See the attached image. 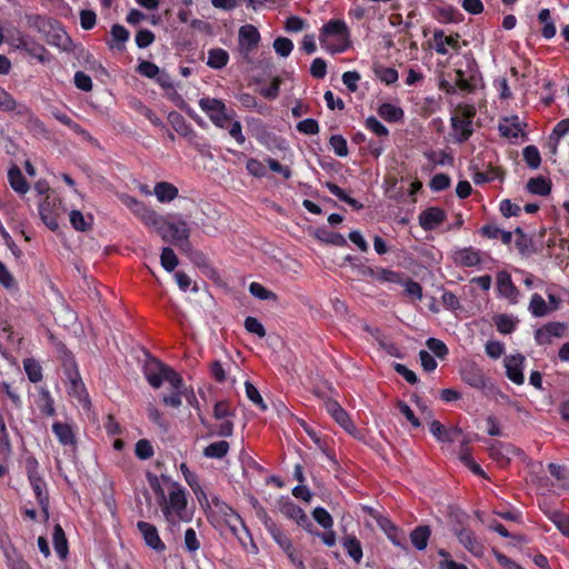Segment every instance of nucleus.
Segmentation results:
<instances>
[{"label":"nucleus","instance_id":"obj_1","mask_svg":"<svg viewBox=\"0 0 569 569\" xmlns=\"http://www.w3.org/2000/svg\"><path fill=\"white\" fill-rule=\"evenodd\" d=\"M161 508L166 521L171 526H177L180 522H189L192 519L193 512L188 509L187 491L180 485L174 482L164 497L158 503Z\"/></svg>","mask_w":569,"mask_h":569},{"label":"nucleus","instance_id":"obj_2","mask_svg":"<svg viewBox=\"0 0 569 569\" xmlns=\"http://www.w3.org/2000/svg\"><path fill=\"white\" fill-rule=\"evenodd\" d=\"M27 24L39 32L48 44L58 48H67V44L71 41L67 32L64 31L62 23L51 17L43 14H26Z\"/></svg>","mask_w":569,"mask_h":569},{"label":"nucleus","instance_id":"obj_3","mask_svg":"<svg viewBox=\"0 0 569 569\" xmlns=\"http://www.w3.org/2000/svg\"><path fill=\"white\" fill-rule=\"evenodd\" d=\"M476 108L472 104H458L450 118L452 138L455 142L463 143L473 133L472 121L476 117Z\"/></svg>","mask_w":569,"mask_h":569},{"label":"nucleus","instance_id":"obj_4","mask_svg":"<svg viewBox=\"0 0 569 569\" xmlns=\"http://www.w3.org/2000/svg\"><path fill=\"white\" fill-rule=\"evenodd\" d=\"M198 103L217 128L227 129L229 122L237 117L236 111L228 108L221 99L203 97Z\"/></svg>","mask_w":569,"mask_h":569},{"label":"nucleus","instance_id":"obj_5","mask_svg":"<svg viewBox=\"0 0 569 569\" xmlns=\"http://www.w3.org/2000/svg\"><path fill=\"white\" fill-rule=\"evenodd\" d=\"M8 38L9 42L16 49L26 51L30 57L37 59L39 62L44 63L49 60L48 50L33 37L14 29L9 33Z\"/></svg>","mask_w":569,"mask_h":569},{"label":"nucleus","instance_id":"obj_6","mask_svg":"<svg viewBox=\"0 0 569 569\" xmlns=\"http://www.w3.org/2000/svg\"><path fill=\"white\" fill-rule=\"evenodd\" d=\"M349 28L345 20L341 19H331L327 23L322 26L320 29L319 40L320 44L326 48L328 51L335 53V52H343L348 43L339 47H329L327 44L328 38L336 37L338 39L348 40L349 38Z\"/></svg>","mask_w":569,"mask_h":569},{"label":"nucleus","instance_id":"obj_7","mask_svg":"<svg viewBox=\"0 0 569 569\" xmlns=\"http://www.w3.org/2000/svg\"><path fill=\"white\" fill-rule=\"evenodd\" d=\"M169 121L174 131L181 137L186 138L188 142L199 152H203L208 144L204 142L203 137L199 136L192 126L178 112L169 114Z\"/></svg>","mask_w":569,"mask_h":569},{"label":"nucleus","instance_id":"obj_8","mask_svg":"<svg viewBox=\"0 0 569 569\" xmlns=\"http://www.w3.org/2000/svg\"><path fill=\"white\" fill-rule=\"evenodd\" d=\"M29 483L38 502L49 500L47 483L39 472V462L36 457L28 456L24 460Z\"/></svg>","mask_w":569,"mask_h":569},{"label":"nucleus","instance_id":"obj_9","mask_svg":"<svg viewBox=\"0 0 569 569\" xmlns=\"http://www.w3.org/2000/svg\"><path fill=\"white\" fill-rule=\"evenodd\" d=\"M261 40L260 32L253 24L241 26L238 33L239 51L244 60L258 47Z\"/></svg>","mask_w":569,"mask_h":569},{"label":"nucleus","instance_id":"obj_10","mask_svg":"<svg viewBox=\"0 0 569 569\" xmlns=\"http://www.w3.org/2000/svg\"><path fill=\"white\" fill-rule=\"evenodd\" d=\"M164 232L167 233V238L170 236L172 240L178 242V246L181 250H190V229L184 220H180L178 222L166 220Z\"/></svg>","mask_w":569,"mask_h":569},{"label":"nucleus","instance_id":"obj_11","mask_svg":"<svg viewBox=\"0 0 569 569\" xmlns=\"http://www.w3.org/2000/svg\"><path fill=\"white\" fill-rule=\"evenodd\" d=\"M60 207V199H50L49 197H47L39 207L41 220L52 231L57 230L59 227L58 217Z\"/></svg>","mask_w":569,"mask_h":569},{"label":"nucleus","instance_id":"obj_12","mask_svg":"<svg viewBox=\"0 0 569 569\" xmlns=\"http://www.w3.org/2000/svg\"><path fill=\"white\" fill-rule=\"evenodd\" d=\"M497 291L499 296L506 298L511 305H516L519 301L520 291L515 286L511 274L506 271L501 270L497 273Z\"/></svg>","mask_w":569,"mask_h":569},{"label":"nucleus","instance_id":"obj_13","mask_svg":"<svg viewBox=\"0 0 569 569\" xmlns=\"http://www.w3.org/2000/svg\"><path fill=\"white\" fill-rule=\"evenodd\" d=\"M452 261L462 268L478 267L482 261L481 252L473 247L458 248L452 252Z\"/></svg>","mask_w":569,"mask_h":569},{"label":"nucleus","instance_id":"obj_14","mask_svg":"<svg viewBox=\"0 0 569 569\" xmlns=\"http://www.w3.org/2000/svg\"><path fill=\"white\" fill-rule=\"evenodd\" d=\"M461 379L471 388L482 390L487 387L488 379L481 368L475 363H468L460 370Z\"/></svg>","mask_w":569,"mask_h":569},{"label":"nucleus","instance_id":"obj_15","mask_svg":"<svg viewBox=\"0 0 569 569\" xmlns=\"http://www.w3.org/2000/svg\"><path fill=\"white\" fill-rule=\"evenodd\" d=\"M0 110L4 112H14L22 118L32 116L31 109L22 102H18L11 93L0 87Z\"/></svg>","mask_w":569,"mask_h":569},{"label":"nucleus","instance_id":"obj_16","mask_svg":"<svg viewBox=\"0 0 569 569\" xmlns=\"http://www.w3.org/2000/svg\"><path fill=\"white\" fill-rule=\"evenodd\" d=\"M525 357L520 353L505 358L506 376L510 381L520 386L525 382L523 363Z\"/></svg>","mask_w":569,"mask_h":569},{"label":"nucleus","instance_id":"obj_17","mask_svg":"<svg viewBox=\"0 0 569 569\" xmlns=\"http://www.w3.org/2000/svg\"><path fill=\"white\" fill-rule=\"evenodd\" d=\"M137 528L142 535V538L148 547L157 552H162L166 550V545L161 540L156 526L147 521H138Z\"/></svg>","mask_w":569,"mask_h":569},{"label":"nucleus","instance_id":"obj_18","mask_svg":"<svg viewBox=\"0 0 569 569\" xmlns=\"http://www.w3.org/2000/svg\"><path fill=\"white\" fill-rule=\"evenodd\" d=\"M459 38V33L446 36L443 30L436 29L432 36L433 48L437 53L442 56L448 54V47L458 51L460 49Z\"/></svg>","mask_w":569,"mask_h":569},{"label":"nucleus","instance_id":"obj_19","mask_svg":"<svg viewBox=\"0 0 569 569\" xmlns=\"http://www.w3.org/2000/svg\"><path fill=\"white\" fill-rule=\"evenodd\" d=\"M447 218L446 211L439 207H429L419 213V224L426 231H431Z\"/></svg>","mask_w":569,"mask_h":569},{"label":"nucleus","instance_id":"obj_20","mask_svg":"<svg viewBox=\"0 0 569 569\" xmlns=\"http://www.w3.org/2000/svg\"><path fill=\"white\" fill-rule=\"evenodd\" d=\"M166 368L167 365L156 359L147 362L144 366V376L152 388L158 389L161 387Z\"/></svg>","mask_w":569,"mask_h":569},{"label":"nucleus","instance_id":"obj_21","mask_svg":"<svg viewBox=\"0 0 569 569\" xmlns=\"http://www.w3.org/2000/svg\"><path fill=\"white\" fill-rule=\"evenodd\" d=\"M52 432L54 433L61 446L76 448L77 438L71 425L67 422L56 421L52 425Z\"/></svg>","mask_w":569,"mask_h":569},{"label":"nucleus","instance_id":"obj_22","mask_svg":"<svg viewBox=\"0 0 569 569\" xmlns=\"http://www.w3.org/2000/svg\"><path fill=\"white\" fill-rule=\"evenodd\" d=\"M1 548L9 569H32L22 553L12 543L3 545Z\"/></svg>","mask_w":569,"mask_h":569},{"label":"nucleus","instance_id":"obj_23","mask_svg":"<svg viewBox=\"0 0 569 569\" xmlns=\"http://www.w3.org/2000/svg\"><path fill=\"white\" fill-rule=\"evenodd\" d=\"M380 527L386 532L388 539L402 550H408V543L403 530L396 526L391 520L385 518Z\"/></svg>","mask_w":569,"mask_h":569},{"label":"nucleus","instance_id":"obj_24","mask_svg":"<svg viewBox=\"0 0 569 569\" xmlns=\"http://www.w3.org/2000/svg\"><path fill=\"white\" fill-rule=\"evenodd\" d=\"M63 367L66 369L67 377L71 383V390L74 393L84 389V385L81 380L80 373L77 370V365L74 358L69 353L66 356L63 361Z\"/></svg>","mask_w":569,"mask_h":569},{"label":"nucleus","instance_id":"obj_25","mask_svg":"<svg viewBox=\"0 0 569 569\" xmlns=\"http://www.w3.org/2000/svg\"><path fill=\"white\" fill-rule=\"evenodd\" d=\"M429 430L441 442H453L457 436L461 435V429H448L438 420L431 421Z\"/></svg>","mask_w":569,"mask_h":569},{"label":"nucleus","instance_id":"obj_26","mask_svg":"<svg viewBox=\"0 0 569 569\" xmlns=\"http://www.w3.org/2000/svg\"><path fill=\"white\" fill-rule=\"evenodd\" d=\"M54 551L60 560H66L69 555V545L61 525L56 523L52 533Z\"/></svg>","mask_w":569,"mask_h":569},{"label":"nucleus","instance_id":"obj_27","mask_svg":"<svg viewBox=\"0 0 569 569\" xmlns=\"http://www.w3.org/2000/svg\"><path fill=\"white\" fill-rule=\"evenodd\" d=\"M431 537V528L428 525L417 526L409 535L412 546L419 550H426Z\"/></svg>","mask_w":569,"mask_h":569},{"label":"nucleus","instance_id":"obj_28","mask_svg":"<svg viewBox=\"0 0 569 569\" xmlns=\"http://www.w3.org/2000/svg\"><path fill=\"white\" fill-rule=\"evenodd\" d=\"M479 233L488 239H500L503 244H510L512 232L499 228L495 223H486L479 229Z\"/></svg>","mask_w":569,"mask_h":569},{"label":"nucleus","instance_id":"obj_29","mask_svg":"<svg viewBox=\"0 0 569 569\" xmlns=\"http://www.w3.org/2000/svg\"><path fill=\"white\" fill-rule=\"evenodd\" d=\"M342 547L348 556L356 562L360 563L363 557L360 540L355 535H346L342 538Z\"/></svg>","mask_w":569,"mask_h":569},{"label":"nucleus","instance_id":"obj_30","mask_svg":"<svg viewBox=\"0 0 569 569\" xmlns=\"http://www.w3.org/2000/svg\"><path fill=\"white\" fill-rule=\"evenodd\" d=\"M223 521L240 543H243V537L240 535L239 527L243 531L244 536L248 537L250 541L252 540L248 527L237 511H234L232 516L228 517Z\"/></svg>","mask_w":569,"mask_h":569},{"label":"nucleus","instance_id":"obj_31","mask_svg":"<svg viewBox=\"0 0 569 569\" xmlns=\"http://www.w3.org/2000/svg\"><path fill=\"white\" fill-rule=\"evenodd\" d=\"M8 180L11 188L19 194H24L29 190V183L23 177L18 166H12L8 171Z\"/></svg>","mask_w":569,"mask_h":569},{"label":"nucleus","instance_id":"obj_32","mask_svg":"<svg viewBox=\"0 0 569 569\" xmlns=\"http://www.w3.org/2000/svg\"><path fill=\"white\" fill-rule=\"evenodd\" d=\"M498 130L505 138H518L522 132L518 116L505 118L503 121L499 123Z\"/></svg>","mask_w":569,"mask_h":569},{"label":"nucleus","instance_id":"obj_33","mask_svg":"<svg viewBox=\"0 0 569 569\" xmlns=\"http://www.w3.org/2000/svg\"><path fill=\"white\" fill-rule=\"evenodd\" d=\"M141 218L147 226L153 227L161 238L167 240V233L164 232L166 219L163 217L154 210L144 209Z\"/></svg>","mask_w":569,"mask_h":569},{"label":"nucleus","instance_id":"obj_34","mask_svg":"<svg viewBox=\"0 0 569 569\" xmlns=\"http://www.w3.org/2000/svg\"><path fill=\"white\" fill-rule=\"evenodd\" d=\"M178 188L170 182L161 181L154 184V194L162 202H170L178 197Z\"/></svg>","mask_w":569,"mask_h":569},{"label":"nucleus","instance_id":"obj_35","mask_svg":"<svg viewBox=\"0 0 569 569\" xmlns=\"http://www.w3.org/2000/svg\"><path fill=\"white\" fill-rule=\"evenodd\" d=\"M378 114L388 122H399L405 117V112L400 107L389 102L380 104Z\"/></svg>","mask_w":569,"mask_h":569},{"label":"nucleus","instance_id":"obj_36","mask_svg":"<svg viewBox=\"0 0 569 569\" xmlns=\"http://www.w3.org/2000/svg\"><path fill=\"white\" fill-rule=\"evenodd\" d=\"M229 62V53L222 48H212L208 51L207 66L212 69H222Z\"/></svg>","mask_w":569,"mask_h":569},{"label":"nucleus","instance_id":"obj_37","mask_svg":"<svg viewBox=\"0 0 569 569\" xmlns=\"http://www.w3.org/2000/svg\"><path fill=\"white\" fill-rule=\"evenodd\" d=\"M538 21L543 24L541 36L547 40L552 39L557 33V29L555 21L551 19L550 10L547 8L541 9L538 13Z\"/></svg>","mask_w":569,"mask_h":569},{"label":"nucleus","instance_id":"obj_38","mask_svg":"<svg viewBox=\"0 0 569 569\" xmlns=\"http://www.w3.org/2000/svg\"><path fill=\"white\" fill-rule=\"evenodd\" d=\"M527 190L532 194L548 196L551 192V181L543 177L530 178Z\"/></svg>","mask_w":569,"mask_h":569},{"label":"nucleus","instance_id":"obj_39","mask_svg":"<svg viewBox=\"0 0 569 569\" xmlns=\"http://www.w3.org/2000/svg\"><path fill=\"white\" fill-rule=\"evenodd\" d=\"M184 480L197 496L202 508L210 507L206 492L202 490L197 473L188 471L184 475Z\"/></svg>","mask_w":569,"mask_h":569},{"label":"nucleus","instance_id":"obj_40","mask_svg":"<svg viewBox=\"0 0 569 569\" xmlns=\"http://www.w3.org/2000/svg\"><path fill=\"white\" fill-rule=\"evenodd\" d=\"M112 41L108 42L110 48H117L119 51L124 49V43L129 40V31L121 24H113L111 27Z\"/></svg>","mask_w":569,"mask_h":569},{"label":"nucleus","instance_id":"obj_41","mask_svg":"<svg viewBox=\"0 0 569 569\" xmlns=\"http://www.w3.org/2000/svg\"><path fill=\"white\" fill-rule=\"evenodd\" d=\"M269 535L272 537V539L277 542V545L283 550L288 551L291 548V540L290 538L284 533V531L281 529L280 526H278L276 522H269L268 529H266Z\"/></svg>","mask_w":569,"mask_h":569},{"label":"nucleus","instance_id":"obj_42","mask_svg":"<svg viewBox=\"0 0 569 569\" xmlns=\"http://www.w3.org/2000/svg\"><path fill=\"white\" fill-rule=\"evenodd\" d=\"M230 445L226 440H220L208 445L203 449V456L210 459H222L229 452Z\"/></svg>","mask_w":569,"mask_h":569},{"label":"nucleus","instance_id":"obj_43","mask_svg":"<svg viewBox=\"0 0 569 569\" xmlns=\"http://www.w3.org/2000/svg\"><path fill=\"white\" fill-rule=\"evenodd\" d=\"M326 188L330 191L331 194L337 197L339 200L348 203L355 210L358 211L363 208V204L361 202H359L355 198L349 197L348 193L342 188H340L338 184H336L333 182H327Z\"/></svg>","mask_w":569,"mask_h":569},{"label":"nucleus","instance_id":"obj_44","mask_svg":"<svg viewBox=\"0 0 569 569\" xmlns=\"http://www.w3.org/2000/svg\"><path fill=\"white\" fill-rule=\"evenodd\" d=\"M37 406L41 413L46 416L51 417L56 415L53 398L51 397L50 391L46 388L40 389Z\"/></svg>","mask_w":569,"mask_h":569},{"label":"nucleus","instance_id":"obj_45","mask_svg":"<svg viewBox=\"0 0 569 569\" xmlns=\"http://www.w3.org/2000/svg\"><path fill=\"white\" fill-rule=\"evenodd\" d=\"M548 519L557 527V529L566 537L569 538V513L558 510L551 511Z\"/></svg>","mask_w":569,"mask_h":569},{"label":"nucleus","instance_id":"obj_46","mask_svg":"<svg viewBox=\"0 0 569 569\" xmlns=\"http://www.w3.org/2000/svg\"><path fill=\"white\" fill-rule=\"evenodd\" d=\"M23 368L31 382L37 383L42 380V368L37 360L32 358L23 360Z\"/></svg>","mask_w":569,"mask_h":569},{"label":"nucleus","instance_id":"obj_47","mask_svg":"<svg viewBox=\"0 0 569 569\" xmlns=\"http://www.w3.org/2000/svg\"><path fill=\"white\" fill-rule=\"evenodd\" d=\"M529 311L533 317L541 318L548 315L549 307L539 293H533L530 299Z\"/></svg>","mask_w":569,"mask_h":569},{"label":"nucleus","instance_id":"obj_48","mask_svg":"<svg viewBox=\"0 0 569 569\" xmlns=\"http://www.w3.org/2000/svg\"><path fill=\"white\" fill-rule=\"evenodd\" d=\"M522 157L525 162L530 169H537L541 163V156L536 146H527L522 150Z\"/></svg>","mask_w":569,"mask_h":569},{"label":"nucleus","instance_id":"obj_49","mask_svg":"<svg viewBox=\"0 0 569 569\" xmlns=\"http://www.w3.org/2000/svg\"><path fill=\"white\" fill-rule=\"evenodd\" d=\"M459 541L472 553L477 555L481 550V545L470 530H461L458 535Z\"/></svg>","mask_w":569,"mask_h":569},{"label":"nucleus","instance_id":"obj_50","mask_svg":"<svg viewBox=\"0 0 569 569\" xmlns=\"http://www.w3.org/2000/svg\"><path fill=\"white\" fill-rule=\"evenodd\" d=\"M375 280L379 282L402 283V273L377 267Z\"/></svg>","mask_w":569,"mask_h":569},{"label":"nucleus","instance_id":"obj_51","mask_svg":"<svg viewBox=\"0 0 569 569\" xmlns=\"http://www.w3.org/2000/svg\"><path fill=\"white\" fill-rule=\"evenodd\" d=\"M331 418L349 435L356 436L357 428L352 420L350 419L349 413L343 408L336 412V415L332 416Z\"/></svg>","mask_w":569,"mask_h":569},{"label":"nucleus","instance_id":"obj_52","mask_svg":"<svg viewBox=\"0 0 569 569\" xmlns=\"http://www.w3.org/2000/svg\"><path fill=\"white\" fill-rule=\"evenodd\" d=\"M238 101L241 103V106L247 110H253L257 109L259 113H264L267 110L266 104H258V101L254 96H252L249 92H241L237 96Z\"/></svg>","mask_w":569,"mask_h":569},{"label":"nucleus","instance_id":"obj_53","mask_svg":"<svg viewBox=\"0 0 569 569\" xmlns=\"http://www.w3.org/2000/svg\"><path fill=\"white\" fill-rule=\"evenodd\" d=\"M244 389H246L247 398L254 406H257L260 410L266 411L267 410V405H266L263 398L261 397L259 390L254 387V385L251 383L250 381H246L244 382Z\"/></svg>","mask_w":569,"mask_h":569},{"label":"nucleus","instance_id":"obj_54","mask_svg":"<svg viewBox=\"0 0 569 569\" xmlns=\"http://www.w3.org/2000/svg\"><path fill=\"white\" fill-rule=\"evenodd\" d=\"M160 260L162 268L168 272L173 271L179 263L174 251L170 247L162 249Z\"/></svg>","mask_w":569,"mask_h":569},{"label":"nucleus","instance_id":"obj_55","mask_svg":"<svg viewBox=\"0 0 569 569\" xmlns=\"http://www.w3.org/2000/svg\"><path fill=\"white\" fill-rule=\"evenodd\" d=\"M497 330L502 335H509L516 330V322L508 315H499L495 318Z\"/></svg>","mask_w":569,"mask_h":569},{"label":"nucleus","instance_id":"obj_56","mask_svg":"<svg viewBox=\"0 0 569 569\" xmlns=\"http://www.w3.org/2000/svg\"><path fill=\"white\" fill-rule=\"evenodd\" d=\"M312 517L316 520V522L320 525L323 529H332L333 519L323 507L315 508L312 511Z\"/></svg>","mask_w":569,"mask_h":569},{"label":"nucleus","instance_id":"obj_57","mask_svg":"<svg viewBox=\"0 0 569 569\" xmlns=\"http://www.w3.org/2000/svg\"><path fill=\"white\" fill-rule=\"evenodd\" d=\"M365 127L379 138H387L389 136L388 128L373 116H370L366 119Z\"/></svg>","mask_w":569,"mask_h":569},{"label":"nucleus","instance_id":"obj_58","mask_svg":"<svg viewBox=\"0 0 569 569\" xmlns=\"http://www.w3.org/2000/svg\"><path fill=\"white\" fill-rule=\"evenodd\" d=\"M451 184V178L447 173H437L429 181V188L433 192H440L448 189Z\"/></svg>","mask_w":569,"mask_h":569},{"label":"nucleus","instance_id":"obj_59","mask_svg":"<svg viewBox=\"0 0 569 569\" xmlns=\"http://www.w3.org/2000/svg\"><path fill=\"white\" fill-rule=\"evenodd\" d=\"M375 73L381 82L386 84H393L398 80V71L395 68L389 67H377Z\"/></svg>","mask_w":569,"mask_h":569},{"label":"nucleus","instance_id":"obj_60","mask_svg":"<svg viewBox=\"0 0 569 569\" xmlns=\"http://www.w3.org/2000/svg\"><path fill=\"white\" fill-rule=\"evenodd\" d=\"M134 453L140 460H148L153 456L154 450L148 439H140L134 446Z\"/></svg>","mask_w":569,"mask_h":569},{"label":"nucleus","instance_id":"obj_61","mask_svg":"<svg viewBox=\"0 0 569 569\" xmlns=\"http://www.w3.org/2000/svg\"><path fill=\"white\" fill-rule=\"evenodd\" d=\"M426 346L439 359H445L449 353V349L446 343L437 338H428Z\"/></svg>","mask_w":569,"mask_h":569},{"label":"nucleus","instance_id":"obj_62","mask_svg":"<svg viewBox=\"0 0 569 569\" xmlns=\"http://www.w3.org/2000/svg\"><path fill=\"white\" fill-rule=\"evenodd\" d=\"M318 238L326 243H330V244H333L337 247H346L347 246L346 238L341 233H338V232L326 231V230L319 231Z\"/></svg>","mask_w":569,"mask_h":569},{"label":"nucleus","instance_id":"obj_63","mask_svg":"<svg viewBox=\"0 0 569 569\" xmlns=\"http://www.w3.org/2000/svg\"><path fill=\"white\" fill-rule=\"evenodd\" d=\"M250 293L260 299V300H276L277 295L270 290H268L266 287L260 284L259 282H251L249 286Z\"/></svg>","mask_w":569,"mask_h":569},{"label":"nucleus","instance_id":"obj_64","mask_svg":"<svg viewBox=\"0 0 569 569\" xmlns=\"http://www.w3.org/2000/svg\"><path fill=\"white\" fill-rule=\"evenodd\" d=\"M329 144L338 157L348 156L347 140L341 134H332Z\"/></svg>","mask_w":569,"mask_h":569}]
</instances>
